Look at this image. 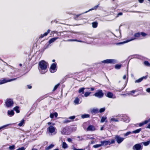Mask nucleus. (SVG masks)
Wrapping results in <instances>:
<instances>
[{"label": "nucleus", "mask_w": 150, "mask_h": 150, "mask_svg": "<svg viewBox=\"0 0 150 150\" xmlns=\"http://www.w3.org/2000/svg\"><path fill=\"white\" fill-rule=\"evenodd\" d=\"M147 34L143 32L138 33H135L131 38V39L123 42L116 43L117 45L123 44L135 39H142L144 38Z\"/></svg>", "instance_id": "1"}, {"label": "nucleus", "mask_w": 150, "mask_h": 150, "mask_svg": "<svg viewBox=\"0 0 150 150\" xmlns=\"http://www.w3.org/2000/svg\"><path fill=\"white\" fill-rule=\"evenodd\" d=\"M48 66V64L44 60H42L39 62L38 68L41 74H44L47 72Z\"/></svg>", "instance_id": "2"}, {"label": "nucleus", "mask_w": 150, "mask_h": 150, "mask_svg": "<svg viewBox=\"0 0 150 150\" xmlns=\"http://www.w3.org/2000/svg\"><path fill=\"white\" fill-rule=\"evenodd\" d=\"M115 140L114 139H109L107 141H101L100 143H102V146H106L108 145H110L111 144H113L115 143Z\"/></svg>", "instance_id": "3"}, {"label": "nucleus", "mask_w": 150, "mask_h": 150, "mask_svg": "<svg viewBox=\"0 0 150 150\" xmlns=\"http://www.w3.org/2000/svg\"><path fill=\"white\" fill-rule=\"evenodd\" d=\"M56 130L55 127L52 126H50L47 129V131L52 134H55L56 133Z\"/></svg>", "instance_id": "4"}, {"label": "nucleus", "mask_w": 150, "mask_h": 150, "mask_svg": "<svg viewBox=\"0 0 150 150\" xmlns=\"http://www.w3.org/2000/svg\"><path fill=\"white\" fill-rule=\"evenodd\" d=\"M103 95L104 94L102 92V91L101 90H99L94 94V96L98 98H100L103 97Z\"/></svg>", "instance_id": "5"}, {"label": "nucleus", "mask_w": 150, "mask_h": 150, "mask_svg": "<svg viewBox=\"0 0 150 150\" xmlns=\"http://www.w3.org/2000/svg\"><path fill=\"white\" fill-rule=\"evenodd\" d=\"M57 70V64L56 63H53L50 69V72L52 73H53L55 72Z\"/></svg>", "instance_id": "6"}, {"label": "nucleus", "mask_w": 150, "mask_h": 150, "mask_svg": "<svg viewBox=\"0 0 150 150\" xmlns=\"http://www.w3.org/2000/svg\"><path fill=\"white\" fill-rule=\"evenodd\" d=\"M62 133L63 134H68L70 133L69 128L68 127H65L62 129L61 131Z\"/></svg>", "instance_id": "7"}, {"label": "nucleus", "mask_w": 150, "mask_h": 150, "mask_svg": "<svg viewBox=\"0 0 150 150\" xmlns=\"http://www.w3.org/2000/svg\"><path fill=\"white\" fill-rule=\"evenodd\" d=\"M13 103L11 99H8L6 101V104L7 107H10L13 106Z\"/></svg>", "instance_id": "8"}, {"label": "nucleus", "mask_w": 150, "mask_h": 150, "mask_svg": "<svg viewBox=\"0 0 150 150\" xmlns=\"http://www.w3.org/2000/svg\"><path fill=\"white\" fill-rule=\"evenodd\" d=\"M143 146L140 144H135L133 147L134 150H142Z\"/></svg>", "instance_id": "9"}, {"label": "nucleus", "mask_w": 150, "mask_h": 150, "mask_svg": "<svg viewBox=\"0 0 150 150\" xmlns=\"http://www.w3.org/2000/svg\"><path fill=\"white\" fill-rule=\"evenodd\" d=\"M121 117L122 120L125 122L128 123L130 120L129 118L126 115H122Z\"/></svg>", "instance_id": "10"}, {"label": "nucleus", "mask_w": 150, "mask_h": 150, "mask_svg": "<svg viewBox=\"0 0 150 150\" xmlns=\"http://www.w3.org/2000/svg\"><path fill=\"white\" fill-rule=\"evenodd\" d=\"M104 63H112L115 64L116 63V61L113 59H107L104 60L102 62Z\"/></svg>", "instance_id": "11"}, {"label": "nucleus", "mask_w": 150, "mask_h": 150, "mask_svg": "<svg viewBox=\"0 0 150 150\" xmlns=\"http://www.w3.org/2000/svg\"><path fill=\"white\" fill-rule=\"evenodd\" d=\"M16 79H4L1 80L0 81V85L5 83L6 82L16 80Z\"/></svg>", "instance_id": "12"}, {"label": "nucleus", "mask_w": 150, "mask_h": 150, "mask_svg": "<svg viewBox=\"0 0 150 150\" xmlns=\"http://www.w3.org/2000/svg\"><path fill=\"white\" fill-rule=\"evenodd\" d=\"M120 116L119 115H116V116H112L111 117L110 119V122H117L119 121V119L117 118H116L115 117H118Z\"/></svg>", "instance_id": "13"}, {"label": "nucleus", "mask_w": 150, "mask_h": 150, "mask_svg": "<svg viewBox=\"0 0 150 150\" xmlns=\"http://www.w3.org/2000/svg\"><path fill=\"white\" fill-rule=\"evenodd\" d=\"M105 95L106 96L110 98L114 99L116 98L115 96L111 92H108L105 94Z\"/></svg>", "instance_id": "14"}, {"label": "nucleus", "mask_w": 150, "mask_h": 150, "mask_svg": "<svg viewBox=\"0 0 150 150\" xmlns=\"http://www.w3.org/2000/svg\"><path fill=\"white\" fill-rule=\"evenodd\" d=\"M115 139L117 143L120 144L124 140V138L120 137V136L117 135L115 136Z\"/></svg>", "instance_id": "15"}, {"label": "nucleus", "mask_w": 150, "mask_h": 150, "mask_svg": "<svg viewBox=\"0 0 150 150\" xmlns=\"http://www.w3.org/2000/svg\"><path fill=\"white\" fill-rule=\"evenodd\" d=\"M96 130V129L95 127L93 125H90L87 128V130L88 131H93Z\"/></svg>", "instance_id": "16"}, {"label": "nucleus", "mask_w": 150, "mask_h": 150, "mask_svg": "<svg viewBox=\"0 0 150 150\" xmlns=\"http://www.w3.org/2000/svg\"><path fill=\"white\" fill-rule=\"evenodd\" d=\"M7 113L8 115L10 117H12L14 114V112L13 110H8Z\"/></svg>", "instance_id": "17"}, {"label": "nucleus", "mask_w": 150, "mask_h": 150, "mask_svg": "<svg viewBox=\"0 0 150 150\" xmlns=\"http://www.w3.org/2000/svg\"><path fill=\"white\" fill-rule=\"evenodd\" d=\"M147 78V76H143V77H141L140 78H139V79H137V80H136L135 81V83H139V82H141L143 79H146Z\"/></svg>", "instance_id": "18"}, {"label": "nucleus", "mask_w": 150, "mask_h": 150, "mask_svg": "<svg viewBox=\"0 0 150 150\" xmlns=\"http://www.w3.org/2000/svg\"><path fill=\"white\" fill-rule=\"evenodd\" d=\"M136 92V90H133L129 92L128 93H127L126 94V95H131L134 96H136L137 95H133V94L134 93ZM123 95H125V94H123Z\"/></svg>", "instance_id": "19"}, {"label": "nucleus", "mask_w": 150, "mask_h": 150, "mask_svg": "<svg viewBox=\"0 0 150 150\" xmlns=\"http://www.w3.org/2000/svg\"><path fill=\"white\" fill-rule=\"evenodd\" d=\"M59 38L57 37H54L53 38H51L50 39L48 42V43L49 44H50L53 42H54L57 39H58Z\"/></svg>", "instance_id": "20"}, {"label": "nucleus", "mask_w": 150, "mask_h": 150, "mask_svg": "<svg viewBox=\"0 0 150 150\" xmlns=\"http://www.w3.org/2000/svg\"><path fill=\"white\" fill-rule=\"evenodd\" d=\"M50 30L49 29L47 31V32H45L44 34H41L40 37V38H43L44 36H47L48 34L50 32Z\"/></svg>", "instance_id": "21"}, {"label": "nucleus", "mask_w": 150, "mask_h": 150, "mask_svg": "<svg viewBox=\"0 0 150 150\" xmlns=\"http://www.w3.org/2000/svg\"><path fill=\"white\" fill-rule=\"evenodd\" d=\"M54 146V144H51L49 146L45 148V150H50Z\"/></svg>", "instance_id": "22"}, {"label": "nucleus", "mask_w": 150, "mask_h": 150, "mask_svg": "<svg viewBox=\"0 0 150 150\" xmlns=\"http://www.w3.org/2000/svg\"><path fill=\"white\" fill-rule=\"evenodd\" d=\"M74 103L76 104H78L81 103V101H80V100L77 97L76 98L74 101Z\"/></svg>", "instance_id": "23"}, {"label": "nucleus", "mask_w": 150, "mask_h": 150, "mask_svg": "<svg viewBox=\"0 0 150 150\" xmlns=\"http://www.w3.org/2000/svg\"><path fill=\"white\" fill-rule=\"evenodd\" d=\"M12 124H7L3 126H2L0 127V130L1 129H6L7 128V127L9 125H11Z\"/></svg>", "instance_id": "24"}, {"label": "nucleus", "mask_w": 150, "mask_h": 150, "mask_svg": "<svg viewBox=\"0 0 150 150\" xmlns=\"http://www.w3.org/2000/svg\"><path fill=\"white\" fill-rule=\"evenodd\" d=\"M107 118V117L106 116H103L101 117V119L100 120V122L103 123L104 122H107V121L106 120Z\"/></svg>", "instance_id": "25"}, {"label": "nucleus", "mask_w": 150, "mask_h": 150, "mask_svg": "<svg viewBox=\"0 0 150 150\" xmlns=\"http://www.w3.org/2000/svg\"><path fill=\"white\" fill-rule=\"evenodd\" d=\"M142 130L141 128H139L132 132V133H139Z\"/></svg>", "instance_id": "26"}, {"label": "nucleus", "mask_w": 150, "mask_h": 150, "mask_svg": "<svg viewBox=\"0 0 150 150\" xmlns=\"http://www.w3.org/2000/svg\"><path fill=\"white\" fill-rule=\"evenodd\" d=\"M98 6H99V4L97 6H95L94 7H93L92 8H91V9H89L88 11H86L84 13H86L88 12L89 11H92V10H96L97 9V8H98Z\"/></svg>", "instance_id": "27"}, {"label": "nucleus", "mask_w": 150, "mask_h": 150, "mask_svg": "<svg viewBox=\"0 0 150 150\" xmlns=\"http://www.w3.org/2000/svg\"><path fill=\"white\" fill-rule=\"evenodd\" d=\"M62 147L63 148L65 149L68 147V145L65 142H63Z\"/></svg>", "instance_id": "28"}, {"label": "nucleus", "mask_w": 150, "mask_h": 150, "mask_svg": "<svg viewBox=\"0 0 150 150\" xmlns=\"http://www.w3.org/2000/svg\"><path fill=\"white\" fill-rule=\"evenodd\" d=\"M25 123V120H22L18 124V125L20 127L22 126Z\"/></svg>", "instance_id": "29"}, {"label": "nucleus", "mask_w": 150, "mask_h": 150, "mask_svg": "<svg viewBox=\"0 0 150 150\" xmlns=\"http://www.w3.org/2000/svg\"><path fill=\"white\" fill-rule=\"evenodd\" d=\"M91 112L93 113H96L99 112L98 109H93L92 110Z\"/></svg>", "instance_id": "30"}, {"label": "nucleus", "mask_w": 150, "mask_h": 150, "mask_svg": "<svg viewBox=\"0 0 150 150\" xmlns=\"http://www.w3.org/2000/svg\"><path fill=\"white\" fill-rule=\"evenodd\" d=\"M19 107L18 106H16L13 109L15 110L17 113H18L20 112V111L19 109Z\"/></svg>", "instance_id": "31"}, {"label": "nucleus", "mask_w": 150, "mask_h": 150, "mask_svg": "<svg viewBox=\"0 0 150 150\" xmlns=\"http://www.w3.org/2000/svg\"><path fill=\"white\" fill-rule=\"evenodd\" d=\"M68 41H77V42H84L83 41H82L79 40H77L76 39H70V40H68Z\"/></svg>", "instance_id": "32"}, {"label": "nucleus", "mask_w": 150, "mask_h": 150, "mask_svg": "<svg viewBox=\"0 0 150 150\" xmlns=\"http://www.w3.org/2000/svg\"><path fill=\"white\" fill-rule=\"evenodd\" d=\"M147 123V122L146 121H145V120L144 121L141 122L139 124V125L140 127H141L143 125L146 124Z\"/></svg>", "instance_id": "33"}, {"label": "nucleus", "mask_w": 150, "mask_h": 150, "mask_svg": "<svg viewBox=\"0 0 150 150\" xmlns=\"http://www.w3.org/2000/svg\"><path fill=\"white\" fill-rule=\"evenodd\" d=\"M150 143V140H149V141L146 142H143L142 143V144H143L145 146H147Z\"/></svg>", "instance_id": "34"}, {"label": "nucleus", "mask_w": 150, "mask_h": 150, "mask_svg": "<svg viewBox=\"0 0 150 150\" xmlns=\"http://www.w3.org/2000/svg\"><path fill=\"white\" fill-rule=\"evenodd\" d=\"M81 117L83 118H88L89 117L90 115L88 114H84L83 115L81 116Z\"/></svg>", "instance_id": "35"}, {"label": "nucleus", "mask_w": 150, "mask_h": 150, "mask_svg": "<svg viewBox=\"0 0 150 150\" xmlns=\"http://www.w3.org/2000/svg\"><path fill=\"white\" fill-rule=\"evenodd\" d=\"M128 74L127 73V74L125 75H124V76L123 77V79H124V80L126 79V80H127L126 81H128Z\"/></svg>", "instance_id": "36"}, {"label": "nucleus", "mask_w": 150, "mask_h": 150, "mask_svg": "<svg viewBox=\"0 0 150 150\" xmlns=\"http://www.w3.org/2000/svg\"><path fill=\"white\" fill-rule=\"evenodd\" d=\"M102 146V143L100 144H97L93 146V147L95 148H97Z\"/></svg>", "instance_id": "37"}, {"label": "nucleus", "mask_w": 150, "mask_h": 150, "mask_svg": "<svg viewBox=\"0 0 150 150\" xmlns=\"http://www.w3.org/2000/svg\"><path fill=\"white\" fill-rule=\"evenodd\" d=\"M98 23L96 22H94L92 23V26L93 28H96L97 27Z\"/></svg>", "instance_id": "38"}, {"label": "nucleus", "mask_w": 150, "mask_h": 150, "mask_svg": "<svg viewBox=\"0 0 150 150\" xmlns=\"http://www.w3.org/2000/svg\"><path fill=\"white\" fill-rule=\"evenodd\" d=\"M132 134V132H127L126 133L124 134V137H127L129 135Z\"/></svg>", "instance_id": "39"}, {"label": "nucleus", "mask_w": 150, "mask_h": 150, "mask_svg": "<svg viewBox=\"0 0 150 150\" xmlns=\"http://www.w3.org/2000/svg\"><path fill=\"white\" fill-rule=\"evenodd\" d=\"M84 89L85 88H80L79 91V93H83L84 92Z\"/></svg>", "instance_id": "40"}, {"label": "nucleus", "mask_w": 150, "mask_h": 150, "mask_svg": "<svg viewBox=\"0 0 150 150\" xmlns=\"http://www.w3.org/2000/svg\"><path fill=\"white\" fill-rule=\"evenodd\" d=\"M121 67V64H117L115 66V68L117 69H119Z\"/></svg>", "instance_id": "41"}, {"label": "nucleus", "mask_w": 150, "mask_h": 150, "mask_svg": "<svg viewBox=\"0 0 150 150\" xmlns=\"http://www.w3.org/2000/svg\"><path fill=\"white\" fill-rule=\"evenodd\" d=\"M9 148L10 150H13L15 149V146L14 145L10 146L9 147Z\"/></svg>", "instance_id": "42"}, {"label": "nucleus", "mask_w": 150, "mask_h": 150, "mask_svg": "<svg viewBox=\"0 0 150 150\" xmlns=\"http://www.w3.org/2000/svg\"><path fill=\"white\" fill-rule=\"evenodd\" d=\"M144 64L147 66L150 67V63H149L148 61H145L144 62Z\"/></svg>", "instance_id": "43"}, {"label": "nucleus", "mask_w": 150, "mask_h": 150, "mask_svg": "<svg viewBox=\"0 0 150 150\" xmlns=\"http://www.w3.org/2000/svg\"><path fill=\"white\" fill-rule=\"evenodd\" d=\"M90 93H91L90 92H86L84 94V96H85L86 97H87L88 96Z\"/></svg>", "instance_id": "44"}, {"label": "nucleus", "mask_w": 150, "mask_h": 150, "mask_svg": "<svg viewBox=\"0 0 150 150\" xmlns=\"http://www.w3.org/2000/svg\"><path fill=\"white\" fill-rule=\"evenodd\" d=\"M59 85H60L59 83H58V84H57V85H55V86H54L53 91H55L57 88L59 86Z\"/></svg>", "instance_id": "45"}, {"label": "nucleus", "mask_w": 150, "mask_h": 150, "mask_svg": "<svg viewBox=\"0 0 150 150\" xmlns=\"http://www.w3.org/2000/svg\"><path fill=\"white\" fill-rule=\"evenodd\" d=\"M50 44H49L48 42L44 46V48L45 49L47 48L48 47Z\"/></svg>", "instance_id": "46"}, {"label": "nucleus", "mask_w": 150, "mask_h": 150, "mask_svg": "<svg viewBox=\"0 0 150 150\" xmlns=\"http://www.w3.org/2000/svg\"><path fill=\"white\" fill-rule=\"evenodd\" d=\"M105 108H102L100 109L99 110V111L101 113V112H104L105 111Z\"/></svg>", "instance_id": "47"}, {"label": "nucleus", "mask_w": 150, "mask_h": 150, "mask_svg": "<svg viewBox=\"0 0 150 150\" xmlns=\"http://www.w3.org/2000/svg\"><path fill=\"white\" fill-rule=\"evenodd\" d=\"M75 117V116H71V117H70L69 118V120H73V119H74Z\"/></svg>", "instance_id": "48"}, {"label": "nucleus", "mask_w": 150, "mask_h": 150, "mask_svg": "<svg viewBox=\"0 0 150 150\" xmlns=\"http://www.w3.org/2000/svg\"><path fill=\"white\" fill-rule=\"evenodd\" d=\"M71 121V120L69 119H67L64 120V123H68Z\"/></svg>", "instance_id": "49"}, {"label": "nucleus", "mask_w": 150, "mask_h": 150, "mask_svg": "<svg viewBox=\"0 0 150 150\" xmlns=\"http://www.w3.org/2000/svg\"><path fill=\"white\" fill-rule=\"evenodd\" d=\"M57 33V31H52L50 35H52V36H53L54 33Z\"/></svg>", "instance_id": "50"}, {"label": "nucleus", "mask_w": 150, "mask_h": 150, "mask_svg": "<svg viewBox=\"0 0 150 150\" xmlns=\"http://www.w3.org/2000/svg\"><path fill=\"white\" fill-rule=\"evenodd\" d=\"M117 32L119 33V34L118 35H116V36L117 37H120L121 36V33L120 31H117Z\"/></svg>", "instance_id": "51"}, {"label": "nucleus", "mask_w": 150, "mask_h": 150, "mask_svg": "<svg viewBox=\"0 0 150 150\" xmlns=\"http://www.w3.org/2000/svg\"><path fill=\"white\" fill-rule=\"evenodd\" d=\"M25 148L24 147H22L21 148H19L16 150H25Z\"/></svg>", "instance_id": "52"}, {"label": "nucleus", "mask_w": 150, "mask_h": 150, "mask_svg": "<svg viewBox=\"0 0 150 150\" xmlns=\"http://www.w3.org/2000/svg\"><path fill=\"white\" fill-rule=\"evenodd\" d=\"M73 150H84V149H76L75 147H73Z\"/></svg>", "instance_id": "53"}, {"label": "nucleus", "mask_w": 150, "mask_h": 150, "mask_svg": "<svg viewBox=\"0 0 150 150\" xmlns=\"http://www.w3.org/2000/svg\"><path fill=\"white\" fill-rule=\"evenodd\" d=\"M53 114H54V116H55V117H57V115H58V114L57 112H55L54 113H53Z\"/></svg>", "instance_id": "54"}, {"label": "nucleus", "mask_w": 150, "mask_h": 150, "mask_svg": "<svg viewBox=\"0 0 150 150\" xmlns=\"http://www.w3.org/2000/svg\"><path fill=\"white\" fill-rule=\"evenodd\" d=\"M146 92H148L149 93H150V88H147V89H146Z\"/></svg>", "instance_id": "55"}, {"label": "nucleus", "mask_w": 150, "mask_h": 150, "mask_svg": "<svg viewBox=\"0 0 150 150\" xmlns=\"http://www.w3.org/2000/svg\"><path fill=\"white\" fill-rule=\"evenodd\" d=\"M54 115L53 114L51 113L50 115V117L51 118H53L54 117Z\"/></svg>", "instance_id": "56"}, {"label": "nucleus", "mask_w": 150, "mask_h": 150, "mask_svg": "<svg viewBox=\"0 0 150 150\" xmlns=\"http://www.w3.org/2000/svg\"><path fill=\"white\" fill-rule=\"evenodd\" d=\"M68 141L69 142H71L72 141V139L70 138H69L67 139Z\"/></svg>", "instance_id": "57"}, {"label": "nucleus", "mask_w": 150, "mask_h": 150, "mask_svg": "<svg viewBox=\"0 0 150 150\" xmlns=\"http://www.w3.org/2000/svg\"><path fill=\"white\" fill-rule=\"evenodd\" d=\"M146 128L150 129V123L146 127Z\"/></svg>", "instance_id": "58"}, {"label": "nucleus", "mask_w": 150, "mask_h": 150, "mask_svg": "<svg viewBox=\"0 0 150 150\" xmlns=\"http://www.w3.org/2000/svg\"><path fill=\"white\" fill-rule=\"evenodd\" d=\"M139 2L140 3H142L144 1V0H138Z\"/></svg>", "instance_id": "59"}, {"label": "nucleus", "mask_w": 150, "mask_h": 150, "mask_svg": "<svg viewBox=\"0 0 150 150\" xmlns=\"http://www.w3.org/2000/svg\"><path fill=\"white\" fill-rule=\"evenodd\" d=\"M122 13L121 12L120 13L118 14V16H121L122 15Z\"/></svg>", "instance_id": "60"}, {"label": "nucleus", "mask_w": 150, "mask_h": 150, "mask_svg": "<svg viewBox=\"0 0 150 150\" xmlns=\"http://www.w3.org/2000/svg\"><path fill=\"white\" fill-rule=\"evenodd\" d=\"M104 127V126L103 125L102 127L100 128V130L101 131L103 130V128Z\"/></svg>", "instance_id": "61"}, {"label": "nucleus", "mask_w": 150, "mask_h": 150, "mask_svg": "<svg viewBox=\"0 0 150 150\" xmlns=\"http://www.w3.org/2000/svg\"><path fill=\"white\" fill-rule=\"evenodd\" d=\"M145 121L147 122V123L150 122V118L148 120H145Z\"/></svg>", "instance_id": "62"}, {"label": "nucleus", "mask_w": 150, "mask_h": 150, "mask_svg": "<svg viewBox=\"0 0 150 150\" xmlns=\"http://www.w3.org/2000/svg\"><path fill=\"white\" fill-rule=\"evenodd\" d=\"M28 88L29 89H30L32 88V86H31L28 85Z\"/></svg>", "instance_id": "63"}, {"label": "nucleus", "mask_w": 150, "mask_h": 150, "mask_svg": "<svg viewBox=\"0 0 150 150\" xmlns=\"http://www.w3.org/2000/svg\"><path fill=\"white\" fill-rule=\"evenodd\" d=\"M32 150H38L37 149L33 148Z\"/></svg>", "instance_id": "64"}]
</instances>
